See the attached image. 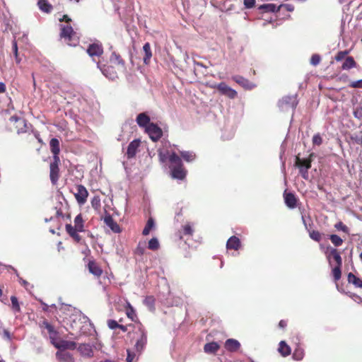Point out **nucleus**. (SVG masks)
<instances>
[{"label": "nucleus", "mask_w": 362, "mask_h": 362, "mask_svg": "<svg viewBox=\"0 0 362 362\" xmlns=\"http://www.w3.org/2000/svg\"><path fill=\"white\" fill-rule=\"evenodd\" d=\"M181 156L187 162L192 161L195 158V154L191 151H182Z\"/></svg>", "instance_id": "nucleus-42"}, {"label": "nucleus", "mask_w": 362, "mask_h": 362, "mask_svg": "<svg viewBox=\"0 0 362 362\" xmlns=\"http://www.w3.org/2000/svg\"><path fill=\"white\" fill-rule=\"evenodd\" d=\"M141 141L140 139H134L132 141L129 143L127 147L126 156L127 158L130 159L134 158L139 149V147L140 146Z\"/></svg>", "instance_id": "nucleus-11"}, {"label": "nucleus", "mask_w": 362, "mask_h": 362, "mask_svg": "<svg viewBox=\"0 0 362 362\" xmlns=\"http://www.w3.org/2000/svg\"><path fill=\"white\" fill-rule=\"evenodd\" d=\"M137 334L138 337L134 345V349L136 353L140 354L147 343V336L146 332L142 329H139Z\"/></svg>", "instance_id": "nucleus-5"}, {"label": "nucleus", "mask_w": 362, "mask_h": 362, "mask_svg": "<svg viewBox=\"0 0 362 362\" xmlns=\"http://www.w3.org/2000/svg\"><path fill=\"white\" fill-rule=\"evenodd\" d=\"M279 11H280L279 6H277L274 4H267L266 11L274 13L278 12Z\"/></svg>", "instance_id": "nucleus-45"}, {"label": "nucleus", "mask_w": 362, "mask_h": 362, "mask_svg": "<svg viewBox=\"0 0 362 362\" xmlns=\"http://www.w3.org/2000/svg\"><path fill=\"white\" fill-rule=\"evenodd\" d=\"M88 267L89 272L95 276H100L103 273L102 269L95 262H89Z\"/></svg>", "instance_id": "nucleus-28"}, {"label": "nucleus", "mask_w": 362, "mask_h": 362, "mask_svg": "<svg viewBox=\"0 0 362 362\" xmlns=\"http://www.w3.org/2000/svg\"><path fill=\"white\" fill-rule=\"evenodd\" d=\"M76 192L74 193V196L77 202L81 205L84 204L88 196L86 188L83 185H79L76 186Z\"/></svg>", "instance_id": "nucleus-9"}, {"label": "nucleus", "mask_w": 362, "mask_h": 362, "mask_svg": "<svg viewBox=\"0 0 362 362\" xmlns=\"http://www.w3.org/2000/svg\"><path fill=\"white\" fill-rule=\"evenodd\" d=\"M6 90V86L4 83L0 82V93H4Z\"/></svg>", "instance_id": "nucleus-64"}, {"label": "nucleus", "mask_w": 362, "mask_h": 362, "mask_svg": "<svg viewBox=\"0 0 362 362\" xmlns=\"http://www.w3.org/2000/svg\"><path fill=\"white\" fill-rule=\"evenodd\" d=\"M356 66V62L353 57H348L342 64V69L347 70L351 69Z\"/></svg>", "instance_id": "nucleus-35"}, {"label": "nucleus", "mask_w": 362, "mask_h": 362, "mask_svg": "<svg viewBox=\"0 0 362 362\" xmlns=\"http://www.w3.org/2000/svg\"><path fill=\"white\" fill-rule=\"evenodd\" d=\"M296 165L299 168V171L302 177L305 180H308L309 178L308 170L311 167V162L310 160L307 159H300L299 158H296Z\"/></svg>", "instance_id": "nucleus-4"}, {"label": "nucleus", "mask_w": 362, "mask_h": 362, "mask_svg": "<svg viewBox=\"0 0 362 362\" xmlns=\"http://www.w3.org/2000/svg\"><path fill=\"white\" fill-rule=\"evenodd\" d=\"M155 226L154 221L152 218H148L146 226L144 227L142 234L144 235H147L149 234L151 230Z\"/></svg>", "instance_id": "nucleus-36"}, {"label": "nucleus", "mask_w": 362, "mask_h": 362, "mask_svg": "<svg viewBox=\"0 0 362 362\" xmlns=\"http://www.w3.org/2000/svg\"><path fill=\"white\" fill-rule=\"evenodd\" d=\"M220 348L217 342H210L204 345V350L206 354H215Z\"/></svg>", "instance_id": "nucleus-29"}, {"label": "nucleus", "mask_w": 362, "mask_h": 362, "mask_svg": "<svg viewBox=\"0 0 362 362\" xmlns=\"http://www.w3.org/2000/svg\"><path fill=\"white\" fill-rule=\"evenodd\" d=\"M56 358L59 362H75L73 355L63 350L58 351L56 353Z\"/></svg>", "instance_id": "nucleus-18"}, {"label": "nucleus", "mask_w": 362, "mask_h": 362, "mask_svg": "<svg viewBox=\"0 0 362 362\" xmlns=\"http://www.w3.org/2000/svg\"><path fill=\"white\" fill-rule=\"evenodd\" d=\"M255 4V0H244V6L246 8H252Z\"/></svg>", "instance_id": "nucleus-56"}, {"label": "nucleus", "mask_w": 362, "mask_h": 362, "mask_svg": "<svg viewBox=\"0 0 362 362\" xmlns=\"http://www.w3.org/2000/svg\"><path fill=\"white\" fill-rule=\"evenodd\" d=\"M49 146H50L51 151L54 155V156H53L54 160H59V158L58 156V154L59 153V151H60L59 140L55 138L52 139L49 142Z\"/></svg>", "instance_id": "nucleus-19"}, {"label": "nucleus", "mask_w": 362, "mask_h": 362, "mask_svg": "<svg viewBox=\"0 0 362 362\" xmlns=\"http://www.w3.org/2000/svg\"><path fill=\"white\" fill-rule=\"evenodd\" d=\"M144 303L149 308V310H154L155 298L153 296H146L144 300Z\"/></svg>", "instance_id": "nucleus-38"}, {"label": "nucleus", "mask_w": 362, "mask_h": 362, "mask_svg": "<svg viewBox=\"0 0 362 362\" xmlns=\"http://www.w3.org/2000/svg\"><path fill=\"white\" fill-rule=\"evenodd\" d=\"M60 160H54L50 163V180L52 184H56L59 178V163Z\"/></svg>", "instance_id": "nucleus-15"}, {"label": "nucleus", "mask_w": 362, "mask_h": 362, "mask_svg": "<svg viewBox=\"0 0 362 362\" xmlns=\"http://www.w3.org/2000/svg\"><path fill=\"white\" fill-rule=\"evenodd\" d=\"M347 280L349 284H354L356 287L362 288V279L356 276L352 273L348 274Z\"/></svg>", "instance_id": "nucleus-30"}, {"label": "nucleus", "mask_w": 362, "mask_h": 362, "mask_svg": "<svg viewBox=\"0 0 362 362\" xmlns=\"http://www.w3.org/2000/svg\"><path fill=\"white\" fill-rule=\"evenodd\" d=\"M10 121L11 122H17L18 124V126L16 127L17 128V132L18 134L21 133V132H25L27 131V124H26V122L23 119H21L20 117H18L16 116H12L11 118H10Z\"/></svg>", "instance_id": "nucleus-24"}, {"label": "nucleus", "mask_w": 362, "mask_h": 362, "mask_svg": "<svg viewBox=\"0 0 362 362\" xmlns=\"http://www.w3.org/2000/svg\"><path fill=\"white\" fill-rule=\"evenodd\" d=\"M346 54V52H340L336 56L335 59L337 61H341L342 59H344V57H345Z\"/></svg>", "instance_id": "nucleus-60"}, {"label": "nucleus", "mask_w": 362, "mask_h": 362, "mask_svg": "<svg viewBox=\"0 0 362 362\" xmlns=\"http://www.w3.org/2000/svg\"><path fill=\"white\" fill-rule=\"evenodd\" d=\"M184 233L185 235H192L193 229L189 223H187L183 226Z\"/></svg>", "instance_id": "nucleus-51"}, {"label": "nucleus", "mask_w": 362, "mask_h": 362, "mask_svg": "<svg viewBox=\"0 0 362 362\" xmlns=\"http://www.w3.org/2000/svg\"><path fill=\"white\" fill-rule=\"evenodd\" d=\"M60 36L70 46H76L78 42L76 33L69 25H62Z\"/></svg>", "instance_id": "nucleus-3"}, {"label": "nucleus", "mask_w": 362, "mask_h": 362, "mask_svg": "<svg viewBox=\"0 0 362 362\" xmlns=\"http://www.w3.org/2000/svg\"><path fill=\"white\" fill-rule=\"evenodd\" d=\"M320 57L318 54H313L310 59V64L316 66L320 62Z\"/></svg>", "instance_id": "nucleus-50"}, {"label": "nucleus", "mask_w": 362, "mask_h": 362, "mask_svg": "<svg viewBox=\"0 0 362 362\" xmlns=\"http://www.w3.org/2000/svg\"><path fill=\"white\" fill-rule=\"evenodd\" d=\"M310 237L311 239L317 242L321 240V234L317 230L310 232Z\"/></svg>", "instance_id": "nucleus-48"}, {"label": "nucleus", "mask_w": 362, "mask_h": 362, "mask_svg": "<svg viewBox=\"0 0 362 362\" xmlns=\"http://www.w3.org/2000/svg\"><path fill=\"white\" fill-rule=\"evenodd\" d=\"M4 337L8 341H11L12 339V336L11 333L7 329H4L3 331Z\"/></svg>", "instance_id": "nucleus-58"}, {"label": "nucleus", "mask_w": 362, "mask_h": 362, "mask_svg": "<svg viewBox=\"0 0 362 362\" xmlns=\"http://www.w3.org/2000/svg\"><path fill=\"white\" fill-rule=\"evenodd\" d=\"M349 86L351 88H362V79L352 81L350 83Z\"/></svg>", "instance_id": "nucleus-53"}, {"label": "nucleus", "mask_w": 362, "mask_h": 362, "mask_svg": "<svg viewBox=\"0 0 362 362\" xmlns=\"http://www.w3.org/2000/svg\"><path fill=\"white\" fill-rule=\"evenodd\" d=\"M326 255L329 265H332V257L336 262L337 265L341 266L342 259L337 250L333 247H328L326 250Z\"/></svg>", "instance_id": "nucleus-8"}, {"label": "nucleus", "mask_w": 362, "mask_h": 362, "mask_svg": "<svg viewBox=\"0 0 362 362\" xmlns=\"http://www.w3.org/2000/svg\"><path fill=\"white\" fill-rule=\"evenodd\" d=\"M11 301L12 304V308L16 312L20 311V305L18 304V299L16 296H11Z\"/></svg>", "instance_id": "nucleus-47"}, {"label": "nucleus", "mask_w": 362, "mask_h": 362, "mask_svg": "<svg viewBox=\"0 0 362 362\" xmlns=\"http://www.w3.org/2000/svg\"><path fill=\"white\" fill-rule=\"evenodd\" d=\"M284 201L286 206L291 209H293L296 206V198L293 193H286L285 192Z\"/></svg>", "instance_id": "nucleus-26"}, {"label": "nucleus", "mask_w": 362, "mask_h": 362, "mask_svg": "<svg viewBox=\"0 0 362 362\" xmlns=\"http://www.w3.org/2000/svg\"><path fill=\"white\" fill-rule=\"evenodd\" d=\"M304 351L299 346H298L293 354V358L295 360L300 361L303 358Z\"/></svg>", "instance_id": "nucleus-39"}, {"label": "nucleus", "mask_w": 362, "mask_h": 362, "mask_svg": "<svg viewBox=\"0 0 362 362\" xmlns=\"http://www.w3.org/2000/svg\"><path fill=\"white\" fill-rule=\"evenodd\" d=\"M80 354L86 358H92L93 356V350L92 346L88 344H81L77 348Z\"/></svg>", "instance_id": "nucleus-16"}, {"label": "nucleus", "mask_w": 362, "mask_h": 362, "mask_svg": "<svg viewBox=\"0 0 362 362\" xmlns=\"http://www.w3.org/2000/svg\"><path fill=\"white\" fill-rule=\"evenodd\" d=\"M341 266L337 265L335 267H334L332 269V274H333V277H334V279L335 281H337L341 278Z\"/></svg>", "instance_id": "nucleus-43"}, {"label": "nucleus", "mask_w": 362, "mask_h": 362, "mask_svg": "<svg viewBox=\"0 0 362 362\" xmlns=\"http://www.w3.org/2000/svg\"><path fill=\"white\" fill-rule=\"evenodd\" d=\"M52 344L59 351H65L66 349L74 350L76 348V344L74 341L59 339L58 337Z\"/></svg>", "instance_id": "nucleus-7"}, {"label": "nucleus", "mask_w": 362, "mask_h": 362, "mask_svg": "<svg viewBox=\"0 0 362 362\" xmlns=\"http://www.w3.org/2000/svg\"><path fill=\"white\" fill-rule=\"evenodd\" d=\"M13 53H14L15 57H17V55H18V45H17V42H16V40H13Z\"/></svg>", "instance_id": "nucleus-61"}, {"label": "nucleus", "mask_w": 362, "mask_h": 362, "mask_svg": "<svg viewBox=\"0 0 362 362\" xmlns=\"http://www.w3.org/2000/svg\"><path fill=\"white\" fill-rule=\"evenodd\" d=\"M136 121L139 127H144L145 129L151 124L150 117L145 112L139 114L136 117Z\"/></svg>", "instance_id": "nucleus-23"}, {"label": "nucleus", "mask_w": 362, "mask_h": 362, "mask_svg": "<svg viewBox=\"0 0 362 362\" xmlns=\"http://www.w3.org/2000/svg\"><path fill=\"white\" fill-rule=\"evenodd\" d=\"M334 227L339 230H341L346 233H349V228L345 226L342 222H338L335 224Z\"/></svg>", "instance_id": "nucleus-46"}, {"label": "nucleus", "mask_w": 362, "mask_h": 362, "mask_svg": "<svg viewBox=\"0 0 362 362\" xmlns=\"http://www.w3.org/2000/svg\"><path fill=\"white\" fill-rule=\"evenodd\" d=\"M40 9L44 12L49 13L52 6L46 0H39L37 2Z\"/></svg>", "instance_id": "nucleus-33"}, {"label": "nucleus", "mask_w": 362, "mask_h": 362, "mask_svg": "<svg viewBox=\"0 0 362 362\" xmlns=\"http://www.w3.org/2000/svg\"><path fill=\"white\" fill-rule=\"evenodd\" d=\"M66 231L76 242L79 243L81 241V236L78 235V232H82L83 230H78L71 224H66Z\"/></svg>", "instance_id": "nucleus-22"}, {"label": "nucleus", "mask_w": 362, "mask_h": 362, "mask_svg": "<svg viewBox=\"0 0 362 362\" xmlns=\"http://www.w3.org/2000/svg\"><path fill=\"white\" fill-rule=\"evenodd\" d=\"M91 205L94 209H98L100 206V199L97 197H93L91 201Z\"/></svg>", "instance_id": "nucleus-52"}, {"label": "nucleus", "mask_w": 362, "mask_h": 362, "mask_svg": "<svg viewBox=\"0 0 362 362\" xmlns=\"http://www.w3.org/2000/svg\"><path fill=\"white\" fill-rule=\"evenodd\" d=\"M351 297L354 299V300H355V301H356L358 303L361 301V297L357 296V295H356V294L351 295Z\"/></svg>", "instance_id": "nucleus-62"}, {"label": "nucleus", "mask_w": 362, "mask_h": 362, "mask_svg": "<svg viewBox=\"0 0 362 362\" xmlns=\"http://www.w3.org/2000/svg\"><path fill=\"white\" fill-rule=\"evenodd\" d=\"M135 358V354H132L129 351H127V362H134Z\"/></svg>", "instance_id": "nucleus-59"}, {"label": "nucleus", "mask_w": 362, "mask_h": 362, "mask_svg": "<svg viewBox=\"0 0 362 362\" xmlns=\"http://www.w3.org/2000/svg\"><path fill=\"white\" fill-rule=\"evenodd\" d=\"M105 224L110 228L114 233H120L121 229L119 226L113 220L110 215L105 216L104 218Z\"/></svg>", "instance_id": "nucleus-20"}, {"label": "nucleus", "mask_w": 362, "mask_h": 362, "mask_svg": "<svg viewBox=\"0 0 362 362\" xmlns=\"http://www.w3.org/2000/svg\"><path fill=\"white\" fill-rule=\"evenodd\" d=\"M145 131L153 141H158L163 134L161 129L153 123L148 124Z\"/></svg>", "instance_id": "nucleus-6"}, {"label": "nucleus", "mask_w": 362, "mask_h": 362, "mask_svg": "<svg viewBox=\"0 0 362 362\" xmlns=\"http://www.w3.org/2000/svg\"><path fill=\"white\" fill-rule=\"evenodd\" d=\"M107 325H108L109 328L111 329H116L119 326V325L114 320H108Z\"/></svg>", "instance_id": "nucleus-55"}, {"label": "nucleus", "mask_w": 362, "mask_h": 362, "mask_svg": "<svg viewBox=\"0 0 362 362\" xmlns=\"http://www.w3.org/2000/svg\"><path fill=\"white\" fill-rule=\"evenodd\" d=\"M240 246V241L238 238L236 236L230 237L226 243V247L228 250H238Z\"/></svg>", "instance_id": "nucleus-27"}, {"label": "nucleus", "mask_w": 362, "mask_h": 362, "mask_svg": "<svg viewBox=\"0 0 362 362\" xmlns=\"http://www.w3.org/2000/svg\"><path fill=\"white\" fill-rule=\"evenodd\" d=\"M216 88L222 94L227 95L230 98H235L237 96V92L225 83H218Z\"/></svg>", "instance_id": "nucleus-13"}, {"label": "nucleus", "mask_w": 362, "mask_h": 362, "mask_svg": "<svg viewBox=\"0 0 362 362\" xmlns=\"http://www.w3.org/2000/svg\"><path fill=\"white\" fill-rule=\"evenodd\" d=\"M280 9L285 8L288 11H293L294 10V6L290 4H285L279 5Z\"/></svg>", "instance_id": "nucleus-57"}, {"label": "nucleus", "mask_w": 362, "mask_h": 362, "mask_svg": "<svg viewBox=\"0 0 362 362\" xmlns=\"http://www.w3.org/2000/svg\"><path fill=\"white\" fill-rule=\"evenodd\" d=\"M225 347L228 351L230 352H235L240 349V344L236 339H228L225 342Z\"/></svg>", "instance_id": "nucleus-21"}, {"label": "nucleus", "mask_w": 362, "mask_h": 362, "mask_svg": "<svg viewBox=\"0 0 362 362\" xmlns=\"http://www.w3.org/2000/svg\"><path fill=\"white\" fill-rule=\"evenodd\" d=\"M73 323L71 326L76 331V333H71L75 335L74 339H77L80 336L90 334L94 332L93 327L89 319L82 313L74 315L72 317Z\"/></svg>", "instance_id": "nucleus-1"}, {"label": "nucleus", "mask_w": 362, "mask_h": 362, "mask_svg": "<svg viewBox=\"0 0 362 362\" xmlns=\"http://www.w3.org/2000/svg\"><path fill=\"white\" fill-rule=\"evenodd\" d=\"M329 239L335 246H339L343 243V240L337 235H331Z\"/></svg>", "instance_id": "nucleus-44"}, {"label": "nucleus", "mask_w": 362, "mask_h": 362, "mask_svg": "<svg viewBox=\"0 0 362 362\" xmlns=\"http://www.w3.org/2000/svg\"><path fill=\"white\" fill-rule=\"evenodd\" d=\"M127 315L132 320L136 317L135 310L129 302H127Z\"/></svg>", "instance_id": "nucleus-40"}, {"label": "nucleus", "mask_w": 362, "mask_h": 362, "mask_svg": "<svg viewBox=\"0 0 362 362\" xmlns=\"http://www.w3.org/2000/svg\"><path fill=\"white\" fill-rule=\"evenodd\" d=\"M232 78L234 81H235L237 83H238L240 86H241L246 90H251L255 87V85L254 83H252L249 80L241 76H233Z\"/></svg>", "instance_id": "nucleus-17"}, {"label": "nucleus", "mask_w": 362, "mask_h": 362, "mask_svg": "<svg viewBox=\"0 0 362 362\" xmlns=\"http://www.w3.org/2000/svg\"><path fill=\"white\" fill-rule=\"evenodd\" d=\"M158 156L161 163H165L168 160V155L167 152L160 151Z\"/></svg>", "instance_id": "nucleus-54"}, {"label": "nucleus", "mask_w": 362, "mask_h": 362, "mask_svg": "<svg viewBox=\"0 0 362 362\" xmlns=\"http://www.w3.org/2000/svg\"><path fill=\"white\" fill-rule=\"evenodd\" d=\"M313 143L315 145H320L322 143V139L319 134H315L313 137Z\"/></svg>", "instance_id": "nucleus-49"}, {"label": "nucleus", "mask_w": 362, "mask_h": 362, "mask_svg": "<svg viewBox=\"0 0 362 362\" xmlns=\"http://www.w3.org/2000/svg\"><path fill=\"white\" fill-rule=\"evenodd\" d=\"M42 327H44L48 331L51 343H52L53 341L57 338V332L54 329V327L47 321L42 322Z\"/></svg>", "instance_id": "nucleus-25"}, {"label": "nucleus", "mask_w": 362, "mask_h": 362, "mask_svg": "<svg viewBox=\"0 0 362 362\" xmlns=\"http://www.w3.org/2000/svg\"><path fill=\"white\" fill-rule=\"evenodd\" d=\"M278 350L283 356H287L291 354V348L284 341H280Z\"/></svg>", "instance_id": "nucleus-32"}, {"label": "nucleus", "mask_w": 362, "mask_h": 362, "mask_svg": "<svg viewBox=\"0 0 362 362\" xmlns=\"http://www.w3.org/2000/svg\"><path fill=\"white\" fill-rule=\"evenodd\" d=\"M59 21H66V23H67V24H68L69 22H71V19L68 16L64 15V16H63V18H62V19H59Z\"/></svg>", "instance_id": "nucleus-63"}, {"label": "nucleus", "mask_w": 362, "mask_h": 362, "mask_svg": "<svg viewBox=\"0 0 362 362\" xmlns=\"http://www.w3.org/2000/svg\"><path fill=\"white\" fill-rule=\"evenodd\" d=\"M87 52L91 57H100L103 54V49L101 44L93 43L88 46Z\"/></svg>", "instance_id": "nucleus-14"}, {"label": "nucleus", "mask_w": 362, "mask_h": 362, "mask_svg": "<svg viewBox=\"0 0 362 362\" xmlns=\"http://www.w3.org/2000/svg\"><path fill=\"white\" fill-rule=\"evenodd\" d=\"M160 247L158 240L153 238L148 241V247L151 250H157Z\"/></svg>", "instance_id": "nucleus-41"}, {"label": "nucleus", "mask_w": 362, "mask_h": 362, "mask_svg": "<svg viewBox=\"0 0 362 362\" xmlns=\"http://www.w3.org/2000/svg\"><path fill=\"white\" fill-rule=\"evenodd\" d=\"M97 65H98V67L101 70L102 73L106 78H107L110 80H112V81H114L118 78L117 74L113 66H103V67H101L100 66L99 63H98Z\"/></svg>", "instance_id": "nucleus-12"}, {"label": "nucleus", "mask_w": 362, "mask_h": 362, "mask_svg": "<svg viewBox=\"0 0 362 362\" xmlns=\"http://www.w3.org/2000/svg\"><path fill=\"white\" fill-rule=\"evenodd\" d=\"M110 62L114 64H117L120 65L123 69H124V61L121 59L119 54L113 52L110 57Z\"/></svg>", "instance_id": "nucleus-34"}, {"label": "nucleus", "mask_w": 362, "mask_h": 362, "mask_svg": "<svg viewBox=\"0 0 362 362\" xmlns=\"http://www.w3.org/2000/svg\"><path fill=\"white\" fill-rule=\"evenodd\" d=\"M169 161L172 177L178 180L184 179L186 175V170L182 168L180 158L173 153L169 156Z\"/></svg>", "instance_id": "nucleus-2"}, {"label": "nucleus", "mask_w": 362, "mask_h": 362, "mask_svg": "<svg viewBox=\"0 0 362 362\" xmlns=\"http://www.w3.org/2000/svg\"><path fill=\"white\" fill-rule=\"evenodd\" d=\"M143 51L145 53V56L144 57V62L146 64H148L152 57L151 46L148 42L144 44V45L143 46Z\"/></svg>", "instance_id": "nucleus-31"}, {"label": "nucleus", "mask_w": 362, "mask_h": 362, "mask_svg": "<svg viewBox=\"0 0 362 362\" xmlns=\"http://www.w3.org/2000/svg\"><path fill=\"white\" fill-rule=\"evenodd\" d=\"M74 228L78 229V230H83V221L81 214L77 215L74 218Z\"/></svg>", "instance_id": "nucleus-37"}, {"label": "nucleus", "mask_w": 362, "mask_h": 362, "mask_svg": "<svg viewBox=\"0 0 362 362\" xmlns=\"http://www.w3.org/2000/svg\"><path fill=\"white\" fill-rule=\"evenodd\" d=\"M279 105L283 110L291 108L294 110L297 105V100L296 96H287L283 98L279 103Z\"/></svg>", "instance_id": "nucleus-10"}]
</instances>
